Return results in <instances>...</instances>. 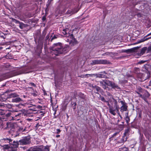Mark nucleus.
<instances>
[{
	"label": "nucleus",
	"mask_w": 151,
	"mask_h": 151,
	"mask_svg": "<svg viewBox=\"0 0 151 151\" xmlns=\"http://www.w3.org/2000/svg\"><path fill=\"white\" fill-rule=\"evenodd\" d=\"M62 48V44L61 43H54L50 48V50H52L51 52L52 55L54 54L55 56H58L59 54H61Z\"/></svg>",
	"instance_id": "1"
},
{
	"label": "nucleus",
	"mask_w": 151,
	"mask_h": 151,
	"mask_svg": "<svg viewBox=\"0 0 151 151\" xmlns=\"http://www.w3.org/2000/svg\"><path fill=\"white\" fill-rule=\"evenodd\" d=\"M114 106L115 107V109L112 106H111L108 101H106L105 102L107 103V105L109 107V111L110 113L114 116H115L116 114V112H118L120 108L118 104L117 100L115 99H114Z\"/></svg>",
	"instance_id": "2"
},
{
	"label": "nucleus",
	"mask_w": 151,
	"mask_h": 151,
	"mask_svg": "<svg viewBox=\"0 0 151 151\" xmlns=\"http://www.w3.org/2000/svg\"><path fill=\"white\" fill-rule=\"evenodd\" d=\"M23 113H19L18 112L16 111L15 112H9L7 113H5L4 116H5L7 119L9 117H12V120H19L20 117L23 116Z\"/></svg>",
	"instance_id": "3"
},
{
	"label": "nucleus",
	"mask_w": 151,
	"mask_h": 151,
	"mask_svg": "<svg viewBox=\"0 0 151 151\" xmlns=\"http://www.w3.org/2000/svg\"><path fill=\"white\" fill-rule=\"evenodd\" d=\"M31 137L30 136L24 137L19 141L20 145H28L31 142Z\"/></svg>",
	"instance_id": "4"
},
{
	"label": "nucleus",
	"mask_w": 151,
	"mask_h": 151,
	"mask_svg": "<svg viewBox=\"0 0 151 151\" xmlns=\"http://www.w3.org/2000/svg\"><path fill=\"white\" fill-rule=\"evenodd\" d=\"M92 62L93 65L98 64H108L110 63L109 61L103 59L94 60L92 61Z\"/></svg>",
	"instance_id": "5"
},
{
	"label": "nucleus",
	"mask_w": 151,
	"mask_h": 151,
	"mask_svg": "<svg viewBox=\"0 0 151 151\" xmlns=\"http://www.w3.org/2000/svg\"><path fill=\"white\" fill-rule=\"evenodd\" d=\"M105 81L106 85L111 87L113 88H116L117 89H120V88L118 86L115 84L114 83L106 80H105Z\"/></svg>",
	"instance_id": "6"
},
{
	"label": "nucleus",
	"mask_w": 151,
	"mask_h": 151,
	"mask_svg": "<svg viewBox=\"0 0 151 151\" xmlns=\"http://www.w3.org/2000/svg\"><path fill=\"white\" fill-rule=\"evenodd\" d=\"M120 102L121 103L122 106L120 108V111L122 112L124 111H126L127 110L128 106L127 105V104L124 101H121Z\"/></svg>",
	"instance_id": "7"
},
{
	"label": "nucleus",
	"mask_w": 151,
	"mask_h": 151,
	"mask_svg": "<svg viewBox=\"0 0 151 151\" xmlns=\"http://www.w3.org/2000/svg\"><path fill=\"white\" fill-rule=\"evenodd\" d=\"M12 21L14 22L16 24H19V27L21 29H22L24 27H25V24L23 22H20L19 21L13 18H12Z\"/></svg>",
	"instance_id": "8"
},
{
	"label": "nucleus",
	"mask_w": 151,
	"mask_h": 151,
	"mask_svg": "<svg viewBox=\"0 0 151 151\" xmlns=\"http://www.w3.org/2000/svg\"><path fill=\"white\" fill-rule=\"evenodd\" d=\"M78 96L79 98H80V99H82V100L81 101V102H83L84 104L85 102L86 101V96L83 93H82L81 92H80L78 93Z\"/></svg>",
	"instance_id": "9"
},
{
	"label": "nucleus",
	"mask_w": 151,
	"mask_h": 151,
	"mask_svg": "<svg viewBox=\"0 0 151 151\" xmlns=\"http://www.w3.org/2000/svg\"><path fill=\"white\" fill-rule=\"evenodd\" d=\"M18 94L16 93H13L9 94L8 96L7 99L9 101V100L11 99H14V98L17 97L18 96Z\"/></svg>",
	"instance_id": "10"
},
{
	"label": "nucleus",
	"mask_w": 151,
	"mask_h": 151,
	"mask_svg": "<svg viewBox=\"0 0 151 151\" xmlns=\"http://www.w3.org/2000/svg\"><path fill=\"white\" fill-rule=\"evenodd\" d=\"M22 101L21 99L19 97L14 98V99H11L9 100V101L12 102H18Z\"/></svg>",
	"instance_id": "11"
},
{
	"label": "nucleus",
	"mask_w": 151,
	"mask_h": 151,
	"mask_svg": "<svg viewBox=\"0 0 151 151\" xmlns=\"http://www.w3.org/2000/svg\"><path fill=\"white\" fill-rule=\"evenodd\" d=\"M41 108H42V106H40V105H38L35 106V108L30 109H29V110L30 111L32 112L36 111H37V109H40V110H42L41 109Z\"/></svg>",
	"instance_id": "12"
},
{
	"label": "nucleus",
	"mask_w": 151,
	"mask_h": 151,
	"mask_svg": "<svg viewBox=\"0 0 151 151\" xmlns=\"http://www.w3.org/2000/svg\"><path fill=\"white\" fill-rule=\"evenodd\" d=\"M105 80H104L102 81H100L99 83L100 86H102L103 88L106 89L108 88V87L106 85V84L105 83Z\"/></svg>",
	"instance_id": "13"
},
{
	"label": "nucleus",
	"mask_w": 151,
	"mask_h": 151,
	"mask_svg": "<svg viewBox=\"0 0 151 151\" xmlns=\"http://www.w3.org/2000/svg\"><path fill=\"white\" fill-rule=\"evenodd\" d=\"M69 48V47L67 46L65 47H63V46H62V50H61V54L65 53L67 52L68 51Z\"/></svg>",
	"instance_id": "14"
},
{
	"label": "nucleus",
	"mask_w": 151,
	"mask_h": 151,
	"mask_svg": "<svg viewBox=\"0 0 151 151\" xmlns=\"http://www.w3.org/2000/svg\"><path fill=\"white\" fill-rule=\"evenodd\" d=\"M41 109H42V111L37 110V111L36 113L38 114H40V115L42 117L44 115L46 112V111L45 110L42 109V108H41ZM35 113H36V112H35Z\"/></svg>",
	"instance_id": "15"
},
{
	"label": "nucleus",
	"mask_w": 151,
	"mask_h": 151,
	"mask_svg": "<svg viewBox=\"0 0 151 151\" xmlns=\"http://www.w3.org/2000/svg\"><path fill=\"white\" fill-rule=\"evenodd\" d=\"M32 151H40L42 150V148H41V146L38 147L37 146L35 147H34L31 148Z\"/></svg>",
	"instance_id": "16"
},
{
	"label": "nucleus",
	"mask_w": 151,
	"mask_h": 151,
	"mask_svg": "<svg viewBox=\"0 0 151 151\" xmlns=\"http://www.w3.org/2000/svg\"><path fill=\"white\" fill-rule=\"evenodd\" d=\"M6 58L12 59L13 58V55L8 53L5 56ZM3 58H5V57H3L1 58L0 57V60Z\"/></svg>",
	"instance_id": "17"
},
{
	"label": "nucleus",
	"mask_w": 151,
	"mask_h": 151,
	"mask_svg": "<svg viewBox=\"0 0 151 151\" xmlns=\"http://www.w3.org/2000/svg\"><path fill=\"white\" fill-rule=\"evenodd\" d=\"M135 49L134 48L125 50L124 51V52L126 53H132L135 52Z\"/></svg>",
	"instance_id": "18"
},
{
	"label": "nucleus",
	"mask_w": 151,
	"mask_h": 151,
	"mask_svg": "<svg viewBox=\"0 0 151 151\" xmlns=\"http://www.w3.org/2000/svg\"><path fill=\"white\" fill-rule=\"evenodd\" d=\"M19 144H20L19 142V141H17L16 142L15 141H14L13 142V144H12V145L13 147L15 148L18 147Z\"/></svg>",
	"instance_id": "19"
},
{
	"label": "nucleus",
	"mask_w": 151,
	"mask_h": 151,
	"mask_svg": "<svg viewBox=\"0 0 151 151\" xmlns=\"http://www.w3.org/2000/svg\"><path fill=\"white\" fill-rule=\"evenodd\" d=\"M41 148H42V151H49L50 149L48 146H47L44 147L43 146H41Z\"/></svg>",
	"instance_id": "20"
},
{
	"label": "nucleus",
	"mask_w": 151,
	"mask_h": 151,
	"mask_svg": "<svg viewBox=\"0 0 151 151\" xmlns=\"http://www.w3.org/2000/svg\"><path fill=\"white\" fill-rule=\"evenodd\" d=\"M145 92L144 93V94L142 95V96H144V97L145 98H148L150 97V94L147 91L145 90Z\"/></svg>",
	"instance_id": "21"
},
{
	"label": "nucleus",
	"mask_w": 151,
	"mask_h": 151,
	"mask_svg": "<svg viewBox=\"0 0 151 151\" xmlns=\"http://www.w3.org/2000/svg\"><path fill=\"white\" fill-rule=\"evenodd\" d=\"M136 76L138 78L141 79L142 78L143 74L142 73H140V72L137 73Z\"/></svg>",
	"instance_id": "22"
},
{
	"label": "nucleus",
	"mask_w": 151,
	"mask_h": 151,
	"mask_svg": "<svg viewBox=\"0 0 151 151\" xmlns=\"http://www.w3.org/2000/svg\"><path fill=\"white\" fill-rule=\"evenodd\" d=\"M95 90L94 91V92L96 93H97L98 92L100 91H101V88L97 86H95Z\"/></svg>",
	"instance_id": "23"
},
{
	"label": "nucleus",
	"mask_w": 151,
	"mask_h": 151,
	"mask_svg": "<svg viewBox=\"0 0 151 151\" xmlns=\"http://www.w3.org/2000/svg\"><path fill=\"white\" fill-rule=\"evenodd\" d=\"M129 148L126 147H123L119 148V151H128Z\"/></svg>",
	"instance_id": "24"
},
{
	"label": "nucleus",
	"mask_w": 151,
	"mask_h": 151,
	"mask_svg": "<svg viewBox=\"0 0 151 151\" xmlns=\"http://www.w3.org/2000/svg\"><path fill=\"white\" fill-rule=\"evenodd\" d=\"M127 124H129L130 121V119L129 117L128 116H125L124 118Z\"/></svg>",
	"instance_id": "25"
},
{
	"label": "nucleus",
	"mask_w": 151,
	"mask_h": 151,
	"mask_svg": "<svg viewBox=\"0 0 151 151\" xmlns=\"http://www.w3.org/2000/svg\"><path fill=\"white\" fill-rule=\"evenodd\" d=\"M19 130H17L14 133V134L12 135L14 137H16L19 136Z\"/></svg>",
	"instance_id": "26"
},
{
	"label": "nucleus",
	"mask_w": 151,
	"mask_h": 151,
	"mask_svg": "<svg viewBox=\"0 0 151 151\" xmlns=\"http://www.w3.org/2000/svg\"><path fill=\"white\" fill-rule=\"evenodd\" d=\"M119 132H117L113 134L112 135H111V137L110 138V139H111L112 138H113L114 137H115L118 134H119Z\"/></svg>",
	"instance_id": "27"
},
{
	"label": "nucleus",
	"mask_w": 151,
	"mask_h": 151,
	"mask_svg": "<svg viewBox=\"0 0 151 151\" xmlns=\"http://www.w3.org/2000/svg\"><path fill=\"white\" fill-rule=\"evenodd\" d=\"M52 38L51 40V42L53 40L57 38L58 37V35H54L53 37H52V36H51V37H52Z\"/></svg>",
	"instance_id": "28"
},
{
	"label": "nucleus",
	"mask_w": 151,
	"mask_h": 151,
	"mask_svg": "<svg viewBox=\"0 0 151 151\" xmlns=\"http://www.w3.org/2000/svg\"><path fill=\"white\" fill-rule=\"evenodd\" d=\"M146 47H144L142 48L141 50L140 53L142 54L144 53L146 50Z\"/></svg>",
	"instance_id": "29"
},
{
	"label": "nucleus",
	"mask_w": 151,
	"mask_h": 151,
	"mask_svg": "<svg viewBox=\"0 0 151 151\" xmlns=\"http://www.w3.org/2000/svg\"><path fill=\"white\" fill-rule=\"evenodd\" d=\"M137 91H138L140 93H144L145 90L142 89L141 87H139L138 88Z\"/></svg>",
	"instance_id": "30"
},
{
	"label": "nucleus",
	"mask_w": 151,
	"mask_h": 151,
	"mask_svg": "<svg viewBox=\"0 0 151 151\" xmlns=\"http://www.w3.org/2000/svg\"><path fill=\"white\" fill-rule=\"evenodd\" d=\"M139 96L143 99L147 103L148 102V101L147 99V98H145V97H144V96H142V95H139Z\"/></svg>",
	"instance_id": "31"
},
{
	"label": "nucleus",
	"mask_w": 151,
	"mask_h": 151,
	"mask_svg": "<svg viewBox=\"0 0 151 151\" xmlns=\"http://www.w3.org/2000/svg\"><path fill=\"white\" fill-rule=\"evenodd\" d=\"M127 137H122V138L121 139V140L122 141V142L124 143L127 140Z\"/></svg>",
	"instance_id": "32"
},
{
	"label": "nucleus",
	"mask_w": 151,
	"mask_h": 151,
	"mask_svg": "<svg viewBox=\"0 0 151 151\" xmlns=\"http://www.w3.org/2000/svg\"><path fill=\"white\" fill-rule=\"evenodd\" d=\"M67 30H68V29H67V28H66V29H64L63 30V33L64 35H67Z\"/></svg>",
	"instance_id": "33"
},
{
	"label": "nucleus",
	"mask_w": 151,
	"mask_h": 151,
	"mask_svg": "<svg viewBox=\"0 0 151 151\" xmlns=\"http://www.w3.org/2000/svg\"><path fill=\"white\" fill-rule=\"evenodd\" d=\"M140 69L138 68H134V71L135 73H137L139 72Z\"/></svg>",
	"instance_id": "34"
},
{
	"label": "nucleus",
	"mask_w": 151,
	"mask_h": 151,
	"mask_svg": "<svg viewBox=\"0 0 151 151\" xmlns=\"http://www.w3.org/2000/svg\"><path fill=\"white\" fill-rule=\"evenodd\" d=\"M104 75L101 74H99L98 75H96V77H98V78H103L104 77Z\"/></svg>",
	"instance_id": "35"
},
{
	"label": "nucleus",
	"mask_w": 151,
	"mask_h": 151,
	"mask_svg": "<svg viewBox=\"0 0 151 151\" xmlns=\"http://www.w3.org/2000/svg\"><path fill=\"white\" fill-rule=\"evenodd\" d=\"M71 41L73 42L75 44L78 43V42L77 41L76 39L75 38H74Z\"/></svg>",
	"instance_id": "36"
},
{
	"label": "nucleus",
	"mask_w": 151,
	"mask_h": 151,
	"mask_svg": "<svg viewBox=\"0 0 151 151\" xmlns=\"http://www.w3.org/2000/svg\"><path fill=\"white\" fill-rule=\"evenodd\" d=\"M50 2L49 3H48L46 5V6H47V8L45 10V12H46V14L47 13V11H48V7L50 5Z\"/></svg>",
	"instance_id": "37"
},
{
	"label": "nucleus",
	"mask_w": 151,
	"mask_h": 151,
	"mask_svg": "<svg viewBox=\"0 0 151 151\" xmlns=\"http://www.w3.org/2000/svg\"><path fill=\"white\" fill-rule=\"evenodd\" d=\"M100 99L102 101L106 102L107 101L105 100V99L103 96H101L100 97Z\"/></svg>",
	"instance_id": "38"
},
{
	"label": "nucleus",
	"mask_w": 151,
	"mask_h": 151,
	"mask_svg": "<svg viewBox=\"0 0 151 151\" xmlns=\"http://www.w3.org/2000/svg\"><path fill=\"white\" fill-rule=\"evenodd\" d=\"M29 84L30 85L34 87H35L36 86V85L34 83H33V82L29 83Z\"/></svg>",
	"instance_id": "39"
},
{
	"label": "nucleus",
	"mask_w": 151,
	"mask_h": 151,
	"mask_svg": "<svg viewBox=\"0 0 151 151\" xmlns=\"http://www.w3.org/2000/svg\"><path fill=\"white\" fill-rule=\"evenodd\" d=\"M151 38V37H148V38H145L144 40H141V41H140L139 42H144L145 41H146V40H147L150 39Z\"/></svg>",
	"instance_id": "40"
},
{
	"label": "nucleus",
	"mask_w": 151,
	"mask_h": 151,
	"mask_svg": "<svg viewBox=\"0 0 151 151\" xmlns=\"http://www.w3.org/2000/svg\"><path fill=\"white\" fill-rule=\"evenodd\" d=\"M46 19V15L44 16L42 18V21H45Z\"/></svg>",
	"instance_id": "41"
},
{
	"label": "nucleus",
	"mask_w": 151,
	"mask_h": 151,
	"mask_svg": "<svg viewBox=\"0 0 151 151\" xmlns=\"http://www.w3.org/2000/svg\"><path fill=\"white\" fill-rule=\"evenodd\" d=\"M6 105V104H2L1 103H0V107H5V106Z\"/></svg>",
	"instance_id": "42"
},
{
	"label": "nucleus",
	"mask_w": 151,
	"mask_h": 151,
	"mask_svg": "<svg viewBox=\"0 0 151 151\" xmlns=\"http://www.w3.org/2000/svg\"><path fill=\"white\" fill-rule=\"evenodd\" d=\"M129 131V129H126L125 130L124 132L125 134H128Z\"/></svg>",
	"instance_id": "43"
},
{
	"label": "nucleus",
	"mask_w": 151,
	"mask_h": 151,
	"mask_svg": "<svg viewBox=\"0 0 151 151\" xmlns=\"http://www.w3.org/2000/svg\"><path fill=\"white\" fill-rule=\"evenodd\" d=\"M56 130L57 131V132H56L57 134H59L61 132V130L59 129H56Z\"/></svg>",
	"instance_id": "44"
},
{
	"label": "nucleus",
	"mask_w": 151,
	"mask_h": 151,
	"mask_svg": "<svg viewBox=\"0 0 151 151\" xmlns=\"http://www.w3.org/2000/svg\"><path fill=\"white\" fill-rule=\"evenodd\" d=\"M32 95L34 97H36L37 96V93H32Z\"/></svg>",
	"instance_id": "45"
},
{
	"label": "nucleus",
	"mask_w": 151,
	"mask_h": 151,
	"mask_svg": "<svg viewBox=\"0 0 151 151\" xmlns=\"http://www.w3.org/2000/svg\"><path fill=\"white\" fill-rule=\"evenodd\" d=\"M16 105L19 107H21V106H23V104H19L17 105Z\"/></svg>",
	"instance_id": "46"
},
{
	"label": "nucleus",
	"mask_w": 151,
	"mask_h": 151,
	"mask_svg": "<svg viewBox=\"0 0 151 151\" xmlns=\"http://www.w3.org/2000/svg\"><path fill=\"white\" fill-rule=\"evenodd\" d=\"M137 16L138 17H142V14H141L140 13H138L137 14Z\"/></svg>",
	"instance_id": "47"
},
{
	"label": "nucleus",
	"mask_w": 151,
	"mask_h": 151,
	"mask_svg": "<svg viewBox=\"0 0 151 151\" xmlns=\"http://www.w3.org/2000/svg\"><path fill=\"white\" fill-rule=\"evenodd\" d=\"M70 38L72 39V40L74 38H75L74 37V36L73 34H71L70 35Z\"/></svg>",
	"instance_id": "48"
},
{
	"label": "nucleus",
	"mask_w": 151,
	"mask_h": 151,
	"mask_svg": "<svg viewBox=\"0 0 151 151\" xmlns=\"http://www.w3.org/2000/svg\"><path fill=\"white\" fill-rule=\"evenodd\" d=\"M148 51L151 52V45L150 46L148 47Z\"/></svg>",
	"instance_id": "49"
},
{
	"label": "nucleus",
	"mask_w": 151,
	"mask_h": 151,
	"mask_svg": "<svg viewBox=\"0 0 151 151\" xmlns=\"http://www.w3.org/2000/svg\"><path fill=\"white\" fill-rule=\"evenodd\" d=\"M40 126V125L39 123H37L35 126V127L37 128Z\"/></svg>",
	"instance_id": "50"
},
{
	"label": "nucleus",
	"mask_w": 151,
	"mask_h": 151,
	"mask_svg": "<svg viewBox=\"0 0 151 151\" xmlns=\"http://www.w3.org/2000/svg\"><path fill=\"white\" fill-rule=\"evenodd\" d=\"M136 92L137 94H138L139 95H139H142L141 94H140V93L138 91H136Z\"/></svg>",
	"instance_id": "51"
},
{
	"label": "nucleus",
	"mask_w": 151,
	"mask_h": 151,
	"mask_svg": "<svg viewBox=\"0 0 151 151\" xmlns=\"http://www.w3.org/2000/svg\"><path fill=\"white\" fill-rule=\"evenodd\" d=\"M122 140L121 139L120 140H119L118 141V142L119 143H124V142H122Z\"/></svg>",
	"instance_id": "52"
},
{
	"label": "nucleus",
	"mask_w": 151,
	"mask_h": 151,
	"mask_svg": "<svg viewBox=\"0 0 151 151\" xmlns=\"http://www.w3.org/2000/svg\"><path fill=\"white\" fill-rule=\"evenodd\" d=\"M4 36H5V35L4 34V35H1L0 37L1 38H3V39H5V37H4Z\"/></svg>",
	"instance_id": "53"
},
{
	"label": "nucleus",
	"mask_w": 151,
	"mask_h": 151,
	"mask_svg": "<svg viewBox=\"0 0 151 151\" xmlns=\"http://www.w3.org/2000/svg\"><path fill=\"white\" fill-rule=\"evenodd\" d=\"M127 134H125V133L124 134V135L123 136V137H127Z\"/></svg>",
	"instance_id": "54"
},
{
	"label": "nucleus",
	"mask_w": 151,
	"mask_h": 151,
	"mask_svg": "<svg viewBox=\"0 0 151 151\" xmlns=\"http://www.w3.org/2000/svg\"><path fill=\"white\" fill-rule=\"evenodd\" d=\"M95 86H96V85H94V86H93V85H92V87L93 88V90H94V91L95 90Z\"/></svg>",
	"instance_id": "55"
},
{
	"label": "nucleus",
	"mask_w": 151,
	"mask_h": 151,
	"mask_svg": "<svg viewBox=\"0 0 151 151\" xmlns=\"http://www.w3.org/2000/svg\"><path fill=\"white\" fill-rule=\"evenodd\" d=\"M108 55V53L107 52H106L105 53L102 54L103 55Z\"/></svg>",
	"instance_id": "56"
},
{
	"label": "nucleus",
	"mask_w": 151,
	"mask_h": 151,
	"mask_svg": "<svg viewBox=\"0 0 151 151\" xmlns=\"http://www.w3.org/2000/svg\"><path fill=\"white\" fill-rule=\"evenodd\" d=\"M128 114H129V112H128L126 113L125 114V116H128Z\"/></svg>",
	"instance_id": "57"
},
{
	"label": "nucleus",
	"mask_w": 151,
	"mask_h": 151,
	"mask_svg": "<svg viewBox=\"0 0 151 151\" xmlns=\"http://www.w3.org/2000/svg\"><path fill=\"white\" fill-rule=\"evenodd\" d=\"M150 35H151V32L150 33L148 34V35H147L145 37H147V36H150Z\"/></svg>",
	"instance_id": "58"
},
{
	"label": "nucleus",
	"mask_w": 151,
	"mask_h": 151,
	"mask_svg": "<svg viewBox=\"0 0 151 151\" xmlns=\"http://www.w3.org/2000/svg\"><path fill=\"white\" fill-rule=\"evenodd\" d=\"M40 45H40V44H38L37 45V48L38 49L39 48V46H40Z\"/></svg>",
	"instance_id": "59"
},
{
	"label": "nucleus",
	"mask_w": 151,
	"mask_h": 151,
	"mask_svg": "<svg viewBox=\"0 0 151 151\" xmlns=\"http://www.w3.org/2000/svg\"><path fill=\"white\" fill-rule=\"evenodd\" d=\"M60 135H56V137L58 138L60 137Z\"/></svg>",
	"instance_id": "60"
},
{
	"label": "nucleus",
	"mask_w": 151,
	"mask_h": 151,
	"mask_svg": "<svg viewBox=\"0 0 151 151\" xmlns=\"http://www.w3.org/2000/svg\"><path fill=\"white\" fill-rule=\"evenodd\" d=\"M37 118H38V119H36V121H37L38 120V119H41V117H37Z\"/></svg>",
	"instance_id": "61"
},
{
	"label": "nucleus",
	"mask_w": 151,
	"mask_h": 151,
	"mask_svg": "<svg viewBox=\"0 0 151 151\" xmlns=\"http://www.w3.org/2000/svg\"><path fill=\"white\" fill-rule=\"evenodd\" d=\"M141 114H139V117H141Z\"/></svg>",
	"instance_id": "62"
},
{
	"label": "nucleus",
	"mask_w": 151,
	"mask_h": 151,
	"mask_svg": "<svg viewBox=\"0 0 151 151\" xmlns=\"http://www.w3.org/2000/svg\"><path fill=\"white\" fill-rule=\"evenodd\" d=\"M27 151H32V149H29Z\"/></svg>",
	"instance_id": "63"
},
{
	"label": "nucleus",
	"mask_w": 151,
	"mask_h": 151,
	"mask_svg": "<svg viewBox=\"0 0 151 151\" xmlns=\"http://www.w3.org/2000/svg\"><path fill=\"white\" fill-rule=\"evenodd\" d=\"M12 151H15V150H12V149H11Z\"/></svg>",
	"instance_id": "64"
}]
</instances>
